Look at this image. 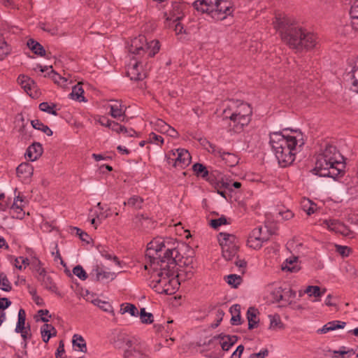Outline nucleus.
<instances>
[{"mask_svg": "<svg viewBox=\"0 0 358 358\" xmlns=\"http://www.w3.org/2000/svg\"><path fill=\"white\" fill-rule=\"evenodd\" d=\"M155 126L156 130L161 133H166L170 125L166 124L164 120L159 119L156 121Z\"/></svg>", "mask_w": 358, "mask_h": 358, "instance_id": "obj_52", "label": "nucleus"}, {"mask_svg": "<svg viewBox=\"0 0 358 358\" xmlns=\"http://www.w3.org/2000/svg\"><path fill=\"white\" fill-rule=\"evenodd\" d=\"M230 313L232 315L231 321L233 325H238L241 323V306L234 304L230 308Z\"/></svg>", "mask_w": 358, "mask_h": 358, "instance_id": "obj_30", "label": "nucleus"}, {"mask_svg": "<svg viewBox=\"0 0 358 358\" xmlns=\"http://www.w3.org/2000/svg\"><path fill=\"white\" fill-rule=\"evenodd\" d=\"M238 250L236 244L222 247V256L227 261H231L236 256Z\"/></svg>", "mask_w": 358, "mask_h": 358, "instance_id": "obj_24", "label": "nucleus"}, {"mask_svg": "<svg viewBox=\"0 0 358 358\" xmlns=\"http://www.w3.org/2000/svg\"><path fill=\"white\" fill-rule=\"evenodd\" d=\"M224 163L231 167L235 166L239 161L238 156L234 153L224 152L221 157Z\"/></svg>", "mask_w": 358, "mask_h": 358, "instance_id": "obj_28", "label": "nucleus"}, {"mask_svg": "<svg viewBox=\"0 0 358 358\" xmlns=\"http://www.w3.org/2000/svg\"><path fill=\"white\" fill-rule=\"evenodd\" d=\"M217 0H197L193 5L196 10L201 13H206L213 17V14Z\"/></svg>", "mask_w": 358, "mask_h": 358, "instance_id": "obj_14", "label": "nucleus"}, {"mask_svg": "<svg viewBox=\"0 0 358 358\" xmlns=\"http://www.w3.org/2000/svg\"><path fill=\"white\" fill-rule=\"evenodd\" d=\"M90 277L95 281L107 282L115 278V273L103 270L99 266L96 265L90 274Z\"/></svg>", "mask_w": 358, "mask_h": 358, "instance_id": "obj_10", "label": "nucleus"}, {"mask_svg": "<svg viewBox=\"0 0 358 358\" xmlns=\"http://www.w3.org/2000/svg\"><path fill=\"white\" fill-rule=\"evenodd\" d=\"M27 45L34 54L41 57L45 55V50L43 45L33 38L29 39L27 41Z\"/></svg>", "mask_w": 358, "mask_h": 358, "instance_id": "obj_25", "label": "nucleus"}, {"mask_svg": "<svg viewBox=\"0 0 358 358\" xmlns=\"http://www.w3.org/2000/svg\"><path fill=\"white\" fill-rule=\"evenodd\" d=\"M302 208H303V210L306 211L308 215H310L315 212L317 206L315 203L311 202L310 200L305 199L302 202Z\"/></svg>", "mask_w": 358, "mask_h": 358, "instance_id": "obj_44", "label": "nucleus"}, {"mask_svg": "<svg viewBox=\"0 0 358 358\" xmlns=\"http://www.w3.org/2000/svg\"><path fill=\"white\" fill-rule=\"evenodd\" d=\"M225 224H227V219L225 218V217L222 216L218 219L211 220L210 225L213 229H217L221 225Z\"/></svg>", "mask_w": 358, "mask_h": 358, "instance_id": "obj_55", "label": "nucleus"}, {"mask_svg": "<svg viewBox=\"0 0 358 358\" xmlns=\"http://www.w3.org/2000/svg\"><path fill=\"white\" fill-rule=\"evenodd\" d=\"M127 48L133 57L148 59L159 52L160 45L159 41L152 40L148 42L144 35H139L131 40Z\"/></svg>", "mask_w": 358, "mask_h": 358, "instance_id": "obj_6", "label": "nucleus"}, {"mask_svg": "<svg viewBox=\"0 0 358 358\" xmlns=\"http://www.w3.org/2000/svg\"><path fill=\"white\" fill-rule=\"evenodd\" d=\"M113 103L109 106L110 115L116 119L125 116V110L122 103L117 100L112 101Z\"/></svg>", "mask_w": 358, "mask_h": 358, "instance_id": "obj_19", "label": "nucleus"}, {"mask_svg": "<svg viewBox=\"0 0 358 358\" xmlns=\"http://www.w3.org/2000/svg\"><path fill=\"white\" fill-rule=\"evenodd\" d=\"M296 262V258L294 257L293 259H286V261L282 265V269L283 271H288L290 272H295L298 271V268L294 265Z\"/></svg>", "mask_w": 358, "mask_h": 358, "instance_id": "obj_46", "label": "nucleus"}, {"mask_svg": "<svg viewBox=\"0 0 358 358\" xmlns=\"http://www.w3.org/2000/svg\"><path fill=\"white\" fill-rule=\"evenodd\" d=\"M252 114V110L248 103L236 101L224 109L223 119H229V127L234 132L239 133L250 122Z\"/></svg>", "mask_w": 358, "mask_h": 358, "instance_id": "obj_5", "label": "nucleus"}, {"mask_svg": "<svg viewBox=\"0 0 358 358\" xmlns=\"http://www.w3.org/2000/svg\"><path fill=\"white\" fill-rule=\"evenodd\" d=\"M41 334L42 340L45 343H48L50 338L57 335L55 328L50 324H44L41 327Z\"/></svg>", "mask_w": 358, "mask_h": 358, "instance_id": "obj_21", "label": "nucleus"}, {"mask_svg": "<svg viewBox=\"0 0 358 358\" xmlns=\"http://www.w3.org/2000/svg\"><path fill=\"white\" fill-rule=\"evenodd\" d=\"M5 34L3 32L1 33L0 37V60L3 59L7 55H8L11 52V48L10 45L6 43L3 35Z\"/></svg>", "mask_w": 358, "mask_h": 358, "instance_id": "obj_29", "label": "nucleus"}, {"mask_svg": "<svg viewBox=\"0 0 358 358\" xmlns=\"http://www.w3.org/2000/svg\"><path fill=\"white\" fill-rule=\"evenodd\" d=\"M26 313L24 309L21 308L18 312V321L15 327V331H22L25 327Z\"/></svg>", "mask_w": 358, "mask_h": 358, "instance_id": "obj_37", "label": "nucleus"}, {"mask_svg": "<svg viewBox=\"0 0 358 358\" xmlns=\"http://www.w3.org/2000/svg\"><path fill=\"white\" fill-rule=\"evenodd\" d=\"M268 301L271 303L279 302L282 299V289L281 287H275L269 291L267 296Z\"/></svg>", "mask_w": 358, "mask_h": 358, "instance_id": "obj_32", "label": "nucleus"}, {"mask_svg": "<svg viewBox=\"0 0 358 358\" xmlns=\"http://www.w3.org/2000/svg\"><path fill=\"white\" fill-rule=\"evenodd\" d=\"M350 14L352 18L351 24L354 29L358 30V0L351 6Z\"/></svg>", "mask_w": 358, "mask_h": 358, "instance_id": "obj_31", "label": "nucleus"}, {"mask_svg": "<svg viewBox=\"0 0 358 358\" xmlns=\"http://www.w3.org/2000/svg\"><path fill=\"white\" fill-rule=\"evenodd\" d=\"M145 58L133 57L127 66V74L131 80L138 81L146 77V71L143 69L144 63L146 65Z\"/></svg>", "mask_w": 358, "mask_h": 358, "instance_id": "obj_8", "label": "nucleus"}, {"mask_svg": "<svg viewBox=\"0 0 358 358\" xmlns=\"http://www.w3.org/2000/svg\"><path fill=\"white\" fill-rule=\"evenodd\" d=\"M346 325V322L339 321V320H334L327 322L325 324L322 329H319L317 330V333L319 334H326L329 331H334L338 329H343Z\"/></svg>", "mask_w": 358, "mask_h": 358, "instance_id": "obj_20", "label": "nucleus"}, {"mask_svg": "<svg viewBox=\"0 0 358 358\" xmlns=\"http://www.w3.org/2000/svg\"><path fill=\"white\" fill-rule=\"evenodd\" d=\"M270 319V329H280L283 328V324L281 322L280 317L278 315H269Z\"/></svg>", "mask_w": 358, "mask_h": 358, "instance_id": "obj_40", "label": "nucleus"}, {"mask_svg": "<svg viewBox=\"0 0 358 358\" xmlns=\"http://www.w3.org/2000/svg\"><path fill=\"white\" fill-rule=\"evenodd\" d=\"M264 241L262 239H253L248 238L247 244L250 248L257 250L262 248Z\"/></svg>", "mask_w": 358, "mask_h": 358, "instance_id": "obj_53", "label": "nucleus"}, {"mask_svg": "<svg viewBox=\"0 0 358 358\" xmlns=\"http://www.w3.org/2000/svg\"><path fill=\"white\" fill-rule=\"evenodd\" d=\"M0 288L6 292H9L12 289V287L8 279L7 278L6 275L3 273H0Z\"/></svg>", "mask_w": 358, "mask_h": 358, "instance_id": "obj_47", "label": "nucleus"}, {"mask_svg": "<svg viewBox=\"0 0 358 358\" xmlns=\"http://www.w3.org/2000/svg\"><path fill=\"white\" fill-rule=\"evenodd\" d=\"M43 149L39 143H34L27 149L25 157L34 162L38 159L43 154Z\"/></svg>", "mask_w": 358, "mask_h": 358, "instance_id": "obj_17", "label": "nucleus"}, {"mask_svg": "<svg viewBox=\"0 0 358 358\" xmlns=\"http://www.w3.org/2000/svg\"><path fill=\"white\" fill-rule=\"evenodd\" d=\"M166 162L169 165L177 169H183L191 162L189 152L183 148H178L169 151L166 155Z\"/></svg>", "mask_w": 358, "mask_h": 358, "instance_id": "obj_7", "label": "nucleus"}, {"mask_svg": "<svg viewBox=\"0 0 358 358\" xmlns=\"http://www.w3.org/2000/svg\"><path fill=\"white\" fill-rule=\"evenodd\" d=\"M192 169L197 177L207 179L209 172L204 165L200 163H196L193 165Z\"/></svg>", "mask_w": 358, "mask_h": 358, "instance_id": "obj_34", "label": "nucleus"}, {"mask_svg": "<svg viewBox=\"0 0 358 358\" xmlns=\"http://www.w3.org/2000/svg\"><path fill=\"white\" fill-rule=\"evenodd\" d=\"M220 345L224 351H228L231 347L237 341L236 336L220 335Z\"/></svg>", "mask_w": 358, "mask_h": 358, "instance_id": "obj_22", "label": "nucleus"}, {"mask_svg": "<svg viewBox=\"0 0 358 358\" xmlns=\"http://www.w3.org/2000/svg\"><path fill=\"white\" fill-rule=\"evenodd\" d=\"M37 272V279L41 282L43 287L52 292L56 293L57 287L51 276L47 274L45 270L43 268H39Z\"/></svg>", "mask_w": 358, "mask_h": 358, "instance_id": "obj_11", "label": "nucleus"}, {"mask_svg": "<svg viewBox=\"0 0 358 358\" xmlns=\"http://www.w3.org/2000/svg\"><path fill=\"white\" fill-rule=\"evenodd\" d=\"M31 124L35 129L40 130L49 136L52 135V130L47 125H45L38 120H31Z\"/></svg>", "mask_w": 358, "mask_h": 358, "instance_id": "obj_36", "label": "nucleus"}, {"mask_svg": "<svg viewBox=\"0 0 358 358\" xmlns=\"http://www.w3.org/2000/svg\"><path fill=\"white\" fill-rule=\"evenodd\" d=\"M342 159L334 145L327 144L317 156L314 171L320 176L335 178L345 168Z\"/></svg>", "mask_w": 358, "mask_h": 358, "instance_id": "obj_3", "label": "nucleus"}, {"mask_svg": "<svg viewBox=\"0 0 358 358\" xmlns=\"http://www.w3.org/2000/svg\"><path fill=\"white\" fill-rule=\"evenodd\" d=\"M16 172L18 177L26 180L33 175L34 168L29 163L24 162L17 167Z\"/></svg>", "mask_w": 358, "mask_h": 358, "instance_id": "obj_18", "label": "nucleus"}, {"mask_svg": "<svg viewBox=\"0 0 358 358\" xmlns=\"http://www.w3.org/2000/svg\"><path fill=\"white\" fill-rule=\"evenodd\" d=\"M232 11L233 8L230 2L227 1L217 0L212 18L216 20H224L228 15H230Z\"/></svg>", "mask_w": 358, "mask_h": 358, "instance_id": "obj_9", "label": "nucleus"}, {"mask_svg": "<svg viewBox=\"0 0 358 358\" xmlns=\"http://www.w3.org/2000/svg\"><path fill=\"white\" fill-rule=\"evenodd\" d=\"M336 251L343 257H348L350 253V248L347 246L337 245Z\"/></svg>", "mask_w": 358, "mask_h": 358, "instance_id": "obj_59", "label": "nucleus"}, {"mask_svg": "<svg viewBox=\"0 0 358 358\" xmlns=\"http://www.w3.org/2000/svg\"><path fill=\"white\" fill-rule=\"evenodd\" d=\"M92 302L94 305L98 306L105 312H113V307L108 301H102L99 299H95Z\"/></svg>", "mask_w": 358, "mask_h": 358, "instance_id": "obj_42", "label": "nucleus"}, {"mask_svg": "<svg viewBox=\"0 0 358 358\" xmlns=\"http://www.w3.org/2000/svg\"><path fill=\"white\" fill-rule=\"evenodd\" d=\"M148 140L150 143H154L157 145H162L164 143L163 138L161 136L157 135L153 132L150 134Z\"/></svg>", "mask_w": 358, "mask_h": 358, "instance_id": "obj_56", "label": "nucleus"}, {"mask_svg": "<svg viewBox=\"0 0 358 358\" xmlns=\"http://www.w3.org/2000/svg\"><path fill=\"white\" fill-rule=\"evenodd\" d=\"M173 27L176 34H182L183 32V26L180 21H177L174 23L171 22V27Z\"/></svg>", "mask_w": 358, "mask_h": 358, "instance_id": "obj_63", "label": "nucleus"}, {"mask_svg": "<svg viewBox=\"0 0 358 358\" xmlns=\"http://www.w3.org/2000/svg\"><path fill=\"white\" fill-rule=\"evenodd\" d=\"M235 265L238 267L239 271L243 274L245 273L246 266H247V262L245 261V259H240L238 257H236L235 261Z\"/></svg>", "mask_w": 358, "mask_h": 358, "instance_id": "obj_58", "label": "nucleus"}, {"mask_svg": "<svg viewBox=\"0 0 358 358\" xmlns=\"http://www.w3.org/2000/svg\"><path fill=\"white\" fill-rule=\"evenodd\" d=\"M268 355L267 349H263L258 353H254L250 355L249 358H265Z\"/></svg>", "mask_w": 358, "mask_h": 358, "instance_id": "obj_64", "label": "nucleus"}, {"mask_svg": "<svg viewBox=\"0 0 358 358\" xmlns=\"http://www.w3.org/2000/svg\"><path fill=\"white\" fill-rule=\"evenodd\" d=\"M242 279L241 276L236 274H230L227 277V282L233 287H237L241 284Z\"/></svg>", "mask_w": 358, "mask_h": 358, "instance_id": "obj_49", "label": "nucleus"}, {"mask_svg": "<svg viewBox=\"0 0 358 358\" xmlns=\"http://www.w3.org/2000/svg\"><path fill=\"white\" fill-rule=\"evenodd\" d=\"M143 199L137 195H134L129 198L127 201L124 202V206H129L135 209H141L142 208Z\"/></svg>", "mask_w": 358, "mask_h": 358, "instance_id": "obj_33", "label": "nucleus"}, {"mask_svg": "<svg viewBox=\"0 0 358 358\" xmlns=\"http://www.w3.org/2000/svg\"><path fill=\"white\" fill-rule=\"evenodd\" d=\"M304 293L308 294L309 296H315L317 298L314 301H320L319 298L321 297V293L320 287L319 286L309 285L304 290Z\"/></svg>", "mask_w": 358, "mask_h": 358, "instance_id": "obj_41", "label": "nucleus"}, {"mask_svg": "<svg viewBox=\"0 0 358 358\" xmlns=\"http://www.w3.org/2000/svg\"><path fill=\"white\" fill-rule=\"evenodd\" d=\"M98 250L101 255L102 257H105L107 259H113L117 264H120L118 259L116 256L110 253L109 251L103 246H99Z\"/></svg>", "mask_w": 358, "mask_h": 358, "instance_id": "obj_48", "label": "nucleus"}, {"mask_svg": "<svg viewBox=\"0 0 358 358\" xmlns=\"http://www.w3.org/2000/svg\"><path fill=\"white\" fill-rule=\"evenodd\" d=\"M174 253L178 252L174 248H166L161 238L148 244L146 256L150 262L145 265V269L151 271L149 285L159 294L171 295L178 289L179 282L176 278L178 275L176 259L173 257Z\"/></svg>", "mask_w": 358, "mask_h": 358, "instance_id": "obj_1", "label": "nucleus"}, {"mask_svg": "<svg viewBox=\"0 0 358 358\" xmlns=\"http://www.w3.org/2000/svg\"><path fill=\"white\" fill-rule=\"evenodd\" d=\"M262 234V228H256L252 230V233L250 234L248 238L253 239H262V241H265L266 238L261 236Z\"/></svg>", "mask_w": 358, "mask_h": 358, "instance_id": "obj_57", "label": "nucleus"}, {"mask_svg": "<svg viewBox=\"0 0 358 358\" xmlns=\"http://www.w3.org/2000/svg\"><path fill=\"white\" fill-rule=\"evenodd\" d=\"M72 230L76 231V235H78L83 241H85L87 243H90V237L86 232L83 231L78 227H73Z\"/></svg>", "mask_w": 358, "mask_h": 358, "instance_id": "obj_54", "label": "nucleus"}, {"mask_svg": "<svg viewBox=\"0 0 358 358\" xmlns=\"http://www.w3.org/2000/svg\"><path fill=\"white\" fill-rule=\"evenodd\" d=\"M73 273L82 280L87 278V274L80 265H77L73 268Z\"/></svg>", "mask_w": 358, "mask_h": 358, "instance_id": "obj_50", "label": "nucleus"}, {"mask_svg": "<svg viewBox=\"0 0 358 358\" xmlns=\"http://www.w3.org/2000/svg\"><path fill=\"white\" fill-rule=\"evenodd\" d=\"M83 94L84 90L83 89L81 84L79 83L73 87L72 92L70 93L69 96L71 99L80 102L86 101Z\"/></svg>", "mask_w": 358, "mask_h": 358, "instance_id": "obj_26", "label": "nucleus"}, {"mask_svg": "<svg viewBox=\"0 0 358 358\" xmlns=\"http://www.w3.org/2000/svg\"><path fill=\"white\" fill-rule=\"evenodd\" d=\"M209 152H212L215 156L221 157L224 151H223L221 148H217L215 145L210 144Z\"/></svg>", "mask_w": 358, "mask_h": 358, "instance_id": "obj_62", "label": "nucleus"}, {"mask_svg": "<svg viewBox=\"0 0 358 358\" xmlns=\"http://www.w3.org/2000/svg\"><path fill=\"white\" fill-rule=\"evenodd\" d=\"M17 83L27 94L34 96V92L36 91L37 86L31 78L25 75H20Z\"/></svg>", "mask_w": 358, "mask_h": 358, "instance_id": "obj_15", "label": "nucleus"}, {"mask_svg": "<svg viewBox=\"0 0 358 358\" xmlns=\"http://www.w3.org/2000/svg\"><path fill=\"white\" fill-rule=\"evenodd\" d=\"M55 108L56 104L55 103L49 104L48 102H42L39 104V109L41 110L54 115H57V110L55 109Z\"/></svg>", "mask_w": 358, "mask_h": 358, "instance_id": "obj_43", "label": "nucleus"}, {"mask_svg": "<svg viewBox=\"0 0 358 358\" xmlns=\"http://www.w3.org/2000/svg\"><path fill=\"white\" fill-rule=\"evenodd\" d=\"M259 313L257 309L254 307H250L247 311V318L248 320V329H252L257 327L259 319L257 314Z\"/></svg>", "mask_w": 358, "mask_h": 358, "instance_id": "obj_23", "label": "nucleus"}, {"mask_svg": "<svg viewBox=\"0 0 358 358\" xmlns=\"http://www.w3.org/2000/svg\"><path fill=\"white\" fill-rule=\"evenodd\" d=\"M25 202L22 196H20L19 195L17 196L15 199L14 202L10 208V215L13 217L17 218V219H22L24 216V208Z\"/></svg>", "mask_w": 358, "mask_h": 358, "instance_id": "obj_16", "label": "nucleus"}, {"mask_svg": "<svg viewBox=\"0 0 358 358\" xmlns=\"http://www.w3.org/2000/svg\"><path fill=\"white\" fill-rule=\"evenodd\" d=\"M282 41L297 51L309 50L316 45L315 36L296 23L285 27L281 31Z\"/></svg>", "mask_w": 358, "mask_h": 358, "instance_id": "obj_4", "label": "nucleus"}, {"mask_svg": "<svg viewBox=\"0 0 358 358\" xmlns=\"http://www.w3.org/2000/svg\"><path fill=\"white\" fill-rule=\"evenodd\" d=\"M120 312L122 314L129 313L131 316H138L139 313L137 308L131 303H124L121 306Z\"/></svg>", "mask_w": 358, "mask_h": 358, "instance_id": "obj_39", "label": "nucleus"}, {"mask_svg": "<svg viewBox=\"0 0 358 358\" xmlns=\"http://www.w3.org/2000/svg\"><path fill=\"white\" fill-rule=\"evenodd\" d=\"M222 187H225L226 189H229L230 190L232 189V187H234L236 189H238L241 187V183L240 182H222Z\"/></svg>", "mask_w": 358, "mask_h": 358, "instance_id": "obj_61", "label": "nucleus"}, {"mask_svg": "<svg viewBox=\"0 0 358 358\" xmlns=\"http://www.w3.org/2000/svg\"><path fill=\"white\" fill-rule=\"evenodd\" d=\"M351 90L358 93V66L355 65L352 69L351 72Z\"/></svg>", "mask_w": 358, "mask_h": 358, "instance_id": "obj_38", "label": "nucleus"}, {"mask_svg": "<svg viewBox=\"0 0 358 358\" xmlns=\"http://www.w3.org/2000/svg\"><path fill=\"white\" fill-rule=\"evenodd\" d=\"M164 16H166V27H171V22L174 23L177 21H180L184 17L182 6L178 3H173L172 4V10L169 12V14L165 13Z\"/></svg>", "mask_w": 358, "mask_h": 358, "instance_id": "obj_12", "label": "nucleus"}, {"mask_svg": "<svg viewBox=\"0 0 358 358\" xmlns=\"http://www.w3.org/2000/svg\"><path fill=\"white\" fill-rule=\"evenodd\" d=\"M320 224L321 226L327 228L329 231H334L335 233H338L343 235L347 234L348 229L346 226L338 220H324Z\"/></svg>", "mask_w": 358, "mask_h": 358, "instance_id": "obj_13", "label": "nucleus"}, {"mask_svg": "<svg viewBox=\"0 0 358 358\" xmlns=\"http://www.w3.org/2000/svg\"><path fill=\"white\" fill-rule=\"evenodd\" d=\"M49 76L52 77V80L55 83L61 84L60 80H62L64 83L66 82V79L61 77L58 73L54 71V70H51Z\"/></svg>", "mask_w": 358, "mask_h": 358, "instance_id": "obj_60", "label": "nucleus"}, {"mask_svg": "<svg viewBox=\"0 0 358 358\" xmlns=\"http://www.w3.org/2000/svg\"><path fill=\"white\" fill-rule=\"evenodd\" d=\"M40 27L45 31L50 33L51 35H61L59 31V29L57 27H54L49 24L42 23L40 25Z\"/></svg>", "mask_w": 358, "mask_h": 358, "instance_id": "obj_51", "label": "nucleus"}, {"mask_svg": "<svg viewBox=\"0 0 358 358\" xmlns=\"http://www.w3.org/2000/svg\"><path fill=\"white\" fill-rule=\"evenodd\" d=\"M72 342L73 346L78 347L81 352H87L86 342L81 335L74 334Z\"/></svg>", "mask_w": 358, "mask_h": 358, "instance_id": "obj_35", "label": "nucleus"}, {"mask_svg": "<svg viewBox=\"0 0 358 358\" xmlns=\"http://www.w3.org/2000/svg\"><path fill=\"white\" fill-rule=\"evenodd\" d=\"M269 143L278 162L282 167L291 165L295 159L296 152L304 145L302 137L285 136L282 132H273L270 134Z\"/></svg>", "mask_w": 358, "mask_h": 358, "instance_id": "obj_2", "label": "nucleus"}, {"mask_svg": "<svg viewBox=\"0 0 358 358\" xmlns=\"http://www.w3.org/2000/svg\"><path fill=\"white\" fill-rule=\"evenodd\" d=\"M218 241L221 247L227 246L231 244H236V237L232 234L221 232L218 236Z\"/></svg>", "mask_w": 358, "mask_h": 358, "instance_id": "obj_27", "label": "nucleus"}, {"mask_svg": "<svg viewBox=\"0 0 358 358\" xmlns=\"http://www.w3.org/2000/svg\"><path fill=\"white\" fill-rule=\"evenodd\" d=\"M142 323L151 324L153 322V315L150 313H147L145 308H143L141 309L140 313L138 314Z\"/></svg>", "mask_w": 358, "mask_h": 358, "instance_id": "obj_45", "label": "nucleus"}]
</instances>
